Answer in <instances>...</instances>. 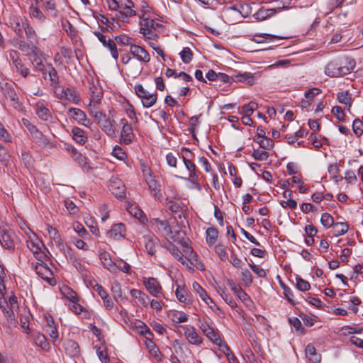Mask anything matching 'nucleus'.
I'll return each instance as SVG.
<instances>
[{"mask_svg":"<svg viewBox=\"0 0 363 363\" xmlns=\"http://www.w3.org/2000/svg\"><path fill=\"white\" fill-rule=\"evenodd\" d=\"M233 77L235 79V81L241 82L248 85H252L255 84L254 74L250 72L239 73L233 75Z\"/></svg>","mask_w":363,"mask_h":363,"instance_id":"2f4dec72","label":"nucleus"},{"mask_svg":"<svg viewBox=\"0 0 363 363\" xmlns=\"http://www.w3.org/2000/svg\"><path fill=\"white\" fill-rule=\"evenodd\" d=\"M135 139V135L133 133V128L128 122L124 123L120 135V143L122 145H130Z\"/></svg>","mask_w":363,"mask_h":363,"instance_id":"0eeeda50","label":"nucleus"},{"mask_svg":"<svg viewBox=\"0 0 363 363\" xmlns=\"http://www.w3.org/2000/svg\"><path fill=\"white\" fill-rule=\"evenodd\" d=\"M0 243L6 249L9 250H14V242L9 232L4 228H0Z\"/></svg>","mask_w":363,"mask_h":363,"instance_id":"2eb2a0df","label":"nucleus"},{"mask_svg":"<svg viewBox=\"0 0 363 363\" xmlns=\"http://www.w3.org/2000/svg\"><path fill=\"white\" fill-rule=\"evenodd\" d=\"M27 246L34 255H36V257H40V255L43 257V255L40 253L41 251V247L43 246V244L41 242L37 241V242H35L33 240L28 241Z\"/></svg>","mask_w":363,"mask_h":363,"instance_id":"c03bdc74","label":"nucleus"},{"mask_svg":"<svg viewBox=\"0 0 363 363\" xmlns=\"http://www.w3.org/2000/svg\"><path fill=\"white\" fill-rule=\"evenodd\" d=\"M165 247L182 264L186 266L191 270H194L191 267L189 266L188 262H186L184 259V255L175 245L171 242H168L166 244Z\"/></svg>","mask_w":363,"mask_h":363,"instance_id":"4468645a","label":"nucleus"},{"mask_svg":"<svg viewBox=\"0 0 363 363\" xmlns=\"http://www.w3.org/2000/svg\"><path fill=\"white\" fill-rule=\"evenodd\" d=\"M0 91L2 94L6 98H9L13 104H18V96L13 84L8 82H0Z\"/></svg>","mask_w":363,"mask_h":363,"instance_id":"423d86ee","label":"nucleus"},{"mask_svg":"<svg viewBox=\"0 0 363 363\" xmlns=\"http://www.w3.org/2000/svg\"><path fill=\"white\" fill-rule=\"evenodd\" d=\"M23 26L25 31V34L26 35V38L28 39V41L32 43H38L37 35L35 30L33 28V27L28 23L27 21H25V22H23Z\"/></svg>","mask_w":363,"mask_h":363,"instance_id":"c756f323","label":"nucleus"},{"mask_svg":"<svg viewBox=\"0 0 363 363\" xmlns=\"http://www.w3.org/2000/svg\"><path fill=\"white\" fill-rule=\"evenodd\" d=\"M55 96L60 99H65L66 89L60 84V82L57 85H52Z\"/></svg>","mask_w":363,"mask_h":363,"instance_id":"338daca9","label":"nucleus"},{"mask_svg":"<svg viewBox=\"0 0 363 363\" xmlns=\"http://www.w3.org/2000/svg\"><path fill=\"white\" fill-rule=\"evenodd\" d=\"M252 156L255 160L265 161L269 157V152L264 150H255L252 154Z\"/></svg>","mask_w":363,"mask_h":363,"instance_id":"bf43d9fd","label":"nucleus"},{"mask_svg":"<svg viewBox=\"0 0 363 363\" xmlns=\"http://www.w3.org/2000/svg\"><path fill=\"white\" fill-rule=\"evenodd\" d=\"M79 301H74L69 306V308L72 311L78 315H82L84 318H86L88 315V312L86 309L78 303Z\"/></svg>","mask_w":363,"mask_h":363,"instance_id":"09e8293b","label":"nucleus"},{"mask_svg":"<svg viewBox=\"0 0 363 363\" xmlns=\"http://www.w3.org/2000/svg\"><path fill=\"white\" fill-rule=\"evenodd\" d=\"M111 292L113 296V298L117 301L118 299L123 300L124 298L122 295V290L121 285L118 282L115 281L112 284L111 286Z\"/></svg>","mask_w":363,"mask_h":363,"instance_id":"5fc2aeb1","label":"nucleus"},{"mask_svg":"<svg viewBox=\"0 0 363 363\" xmlns=\"http://www.w3.org/2000/svg\"><path fill=\"white\" fill-rule=\"evenodd\" d=\"M349 229V225L346 223H336L333 225V232L335 236H340L345 234Z\"/></svg>","mask_w":363,"mask_h":363,"instance_id":"58836bf2","label":"nucleus"},{"mask_svg":"<svg viewBox=\"0 0 363 363\" xmlns=\"http://www.w3.org/2000/svg\"><path fill=\"white\" fill-rule=\"evenodd\" d=\"M65 99L72 101L74 104H78L80 100L79 94L73 89L67 88Z\"/></svg>","mask_w":363,"mask_h":363,"instance_id":"a18cd8bd","label":"nucleus"},{"mask_svg":"<svg viewBox=\"0 0 363 363\" xmlns=\"http://www.w3.org/2000/svg\"><path fill=\"white\" fill-rule=\"evenodd\" d=\"M241 275V280L245 286H250L252 283V274L248 269L242 270Z\"/></svg>","mask_w":363,"mask_h":363,"instance_id":"774afa93","label":"nucleus"},{"mask_svg":"<svg viewBox=\"0 0 363 363\" xmlns=\"http://www.w3.org/2000/svg\"><path fill=\"white\" fill-rule=\"evenodd\" d=\"M218 236V231L215 228H208L206 230V242L208 246H212L215 244Z\"/></svg>","mask_w":363,"mask_h":363,"instance_id":"c9c22d12","label":"nucleus"},{"mask_svg":"<svg viewBox=\"0 0 363 363\" xmlns=\"http://www.w3.org/2000/svg\"><path fill=\"white\" fill-rule=\"evenodd\" d=\"M47 230L50 238L52 239L57 244L60 245L62 243L60 235L55 228L50 225H48Z\"/></svg>","mask_w":363,"mask_h":363,"instance_id":"79ce46f5","label":"nucleus"},{"mask_svg":"<svg viewBox=\"0 0 363 363\" xmlns=\"http://www.w3.org/2000/svg\"><path fill=\"white\" fill-rule=\"evenodd\" d=\"M350 72V69L348 66L337 61L330 62L325 67V74L330 77H339Z\"/></svg>","mask_w":363,"mask_h":363,"instance_id":"f257e3e1","label":"nucleus"},{"mask_svg":"<svg viewBox=\"0 0 363 363\" xmlns=\"http://www.w3.org/2000/svg\"><path fill=\"white\" fill-rule=\"evenodd\" d=\"M128 211L135 218L139 219L141 221L144 220L145 218L144 213L137 206H130L128 208Z\"/></svg>","mask_w":363,"mask_h":363,"instance_id":"6e6d98bb","label":"nucleus"},{"mask_svg":"<svg viewBox=\"0 0 363 363\" xmlns=\"http://www.w3.org/2000/svg\"><path fill=\"white\" fill-rule=\"evenodd\" d=\"M62 295L72 303L74 301H79V297L77 293L68 286H64L61 289Z\"/></svg>","mask_w":363,"mask_h":363,"instance_id":"f704fd0d","label":"nucleus"},{"mask_svg":"<svg viewBox=\"0 0 363 363\" xmlns=\"http://www.w3.org/2000/svg\"><path fill=\"white\" fill-rule=\"evenodd\" d=\"M36 258L40 262H37L34 267L36 274L43 279L50 281L52 277V271L48 266L43 262L41 255L40 257H36Z\"/></svg>","mask_w":363,"mask_h":363,"instance_id":"39448f33","label":"nucleus"},{"mask_svg":"<svg viewBox=\"0 0 363 363\" xmlns=\"http://www.w3.org/2000/svg\"><path fill=\"white\" fill-rule=\"evenodd\" d=\"M130 52L139 61L143 62H149L150 60V54L145 48L141 46L130 45Z\"/></svg>","mask_w":363,"mask_h":363,"instance_id":"f8f14e48","label":"nucleus"},{"mask_svg":"<svg viewBox=\"0 0 363 363\" xmlns=\"http://www.w3.org/2000/svg\"><path fill=\"white\" fill-rule=\"evenodd\" d=\"M98 125L107 135L116 137L117 124L114 119L107 117Z\"/></svg>","mask_w":363,"mask_h":363,"instance_id":"9b49d317","label":"nucleus"},{"mask_svg":"<svg viewBox=\"0 0 363 363\" xmlns=\"http://www.w3.org/2000/svg\"><path fill=\"white\" fill-rule=\"evenodd\" d=\"M30 54H32L33 56V59L31 60V62L35 66V69L41 72L43 74H45V66L43 64L41 59L43 52L40 51L38 47H33V52Z\"/></svg>","mask_w":363,"mask_h":363,"instance_id":"dca6fc26","label":"nucleus"},{"mask_svg":"<svg viewBox=\"0 0 363 363\" xmlns=\"http://www.w3.org/2000/svg\"><path fill=\"white\" fill-rule=\"evenodd\" d=\"M145 247L148 255H154L156 252L155 241L153 237H144Z\"/></svg>","mask_w":363,"mask_h":363,"instance_id":"ea45409f","label":"nucleus"},{"mask_svg":"<svg viewBox=\"0 0 363 363\" xmlns=\"http://www.w3.org/2000/svg\"><path fill=\"white\" fill-rule=\"evenodd\" d=\"M108 234L115 240L123 238L125 236V225L121 223L115 224L108 232Z\"/></svg>","mask_w":363,"mask_h":363,"instance_id":"b1692460","label":"nucleus"},{"mask_svg":"<svg viewBox=\"0 0 363 363\" xmlns=\"http://www.w3.org/2000/svg\"><path fill=\"white\" fill-rule=\"evenodd\" d=\"M38 47L37 43H32L26 42L23 40H21L18 42V48L22 52H25L26 55H29L33 52V48Z\"/></svg>","mask_w":363,"mask_h":363,"instance_id":"4c0bfd02","label":"nucleus"},{"mask_svg":"<svg viewBox=\"0 0 363 363\" xmlns=\"http://www.w3.org/2000/svg\"><path fill=\"white\" fill-rule=\"evenodd\" d=\"M175 294L177 299L181 303H184L185 304L189 303L190 301L186 298V291L184 288H181L180 286H177Z\"/></svg>","mask_w":363,"mask_h":363,"instance_id":"4d7b16f0","label":"nucleus"},{"mask_svg":"<svg viewBox=\"0 0 363 363\" xmlns=\"http://www.w3.org/2000/svg\"><path fill=\"white\" fill-rule=\"evenodd\" d=\"M144 285L148 292L153 296L158 297L162 293V286L155 278H148L144 280Z\"/></svg>","mask_w":363,"mask_h":363,"instance_id":"ddd939ff","label":"nucleus"},{"mask_svg":"<svg viewBox=\"0 0 363 363\" xmlns=\"http://www.w3.org/2000/svg\"><path fill=\"white\" fill-rule=\"evenodd\" d=\"M68 115L78 123L89 127L91 123L86 118L85 113L78 108H70L68 110Z\"/></svg>","mask_w":363,"mask_h":363,"instance_id":"6e6552de","label":"nucleus"},{"mask_svg":"<svg viewBox=\"0 0 363 363\" xmlns=\"http://www.w3.org/2000/svg\"><path fill=\"white\" fill-rule=\"evenodd\" d=\"M89 94L91 96L89 103L90 106H91L92 105L94 106L95 104H99L101 103L103 97V91L99 86H96L94 84L91 86H90Z\"/></svg>","mask_w":363,"mask_h":363,"instance_id":"a211bd4d","label":"nucleus"},{"mask_svg":"<svg viewBox=\"0 0 363 363\" xmlns=\"http://www.w3.org/2000/svg\"><path fill=\"white\" fill-rule=\"evenodd\" d=\"M9 57L13 63V65L15 66L16 70L19 69V68H22V66L24 65L23 64L21 60L20 59L18 56V53L16 50H11L9 52Z\"/></svg>","mask_w":363,"mask_h":363,"instance_id":"de8ad7c7","label":"nucleus"},{"mask_svg":"<svg viewBox=\"0 0 363 363\" xmlns=\"http://www.w3.org/2000/svg\"><path fill=\"white\" fill-rule=\"evenodd\" d=\"M352 129L357 137L361 136L363 133V123L359 119H355L352 123Z\"/></svg>","mask_w":363,"mask_h":363,"instance_id":"69168bd1","label":"nucleus"},{"mask_svg":"<svg viewBox=\"0 0 363 363\" xmlns=\"http://www.w3.org/2000/svg\"><path fill=\"white\" fill-rule=\"evenodd\" d=\"M155 223H157L159 230L162 231L165 235H169L172 233L171 225L167 220L156 219Z\"/></svg>","mask_w":363,"mask_h":363,"instance_id":"a19ab883","label":"nucleus"},{"mask_svg":"<svg viewBox=\"0 0 363 363\" xmlns=\"http://www.w3.org/2000/svg\"><path fill=\"white\" fill-rule=\"evenodd\" d=\"M99 259L105 268H106L110 272L115 271L116 263L111 260L110 255L108 252H101L99 255Z\"/></svg>","mask_w":363,"mask_h":363,"instance_id":"c85d7f7f","label":"nucleus"},{"mask_svg":"<svg viewBox=\"0 0 363 363\" xmlns=\"http://www.w3.org/2000/svg\"><path fill=\"white\" fill-rule=\"evenodd\" d=\"M135 91L137 96L142 99L144 107L150 108L157 102V94L156 91L150 93L145 89L141 84L135 85Z\"/></svg>","mask_w":363,"mask_h":363,"instance_id":"f03ea898","label":"nucleus"},{"mask_svg":"<svg viewBox=\"0 0 363 363\" xmlns=\"http://www.w3.org/2000/svg\"><path fill=\"white\" fill-rule=\"evenodd\" d=\"M184 330V334L186 340L191 345H200L203 342V338L199 335L194 327L182 326Z\"/></svg>","mask_w":363,"mask_h":363,"instance_id":"1a4fd4ad","label":"nucleus"},{"mask_svg":"<svg viewBox=\"0 0 363 363\" xmlns=\"http://www.w3.org/2000/svg\"><path fill=\"white\" fill-rule=\"evenodd\" d=\"M35 143L44 149H52L56 146V142H51L42 132L38 130L33 136Z\"/></svg>","mask_w":363,"mask_h":363,"instance_id":"f3484780","label":"nucleus"},{"mask_svg":"<svg viewBox=\"0 0 363 363\" xmlns=\"http://www.w3.org/2000/svg\"><path fill=\"white\" fill-rule=\"evenodd\" d=\"M45 74H48L50 80V85H57L60 82L58 74L55 67L51 65H48V69H45Z\"/></svg>","mask_w":363,"mask_h":363,"instance_id":"473e14b6","label":"nucleus"},{"mask_svg":"<svg viewBox=\"0 0 363 363\" xmlns=\"http://www.w3.org/2000/svg\"><path fill=\"white\" fill-rule=\"evenodd\" d=\"M258 108V104L252 101L247 104H245L242 106V112L244 115L251 116L254 111Z\"/></svg>","mask_w":363,"mask_h":363,"instance_id":"3c124183","label":"nucleus"},{"mask_svg":"<svg viewBox=\"0 0 363 363\" xmlns=\"http://www.w3.org/2000/svg\"><path fill=\"white\" fill-rule=\"evenodd\" d=\"M227 284L230 286L233 293L242 301L246 302L250 301V296L241 288V286L236 284L233 279H228Z\"/></svg>","mask_w":363,"mask_h":363,"instance_id":"6ab92c4d","label":"nucleus"},{"mask_svg":"<svg viewBox=\"0 0 363 363\" xmlns=\"http://www.w3.org/2000/svg\"><path fill=\"white\" fill-rule=\"evenodd\" d=\"M337 99L340 103L346 105L347 109L350 110L352 106V99L347 91H343L337 93Z\"/></svg>","mask_w":363,"mask_h":363,"instance_id":"e433bc0d","label":"nucleus"},{"mask_svg":"<svg viewBox=\"0 0 363 363\" xmlns=\"http://www.w3.org/2000/svg\"><path fill=\"white\" fill-rule=\"evenodd\" d=\"M254 142L259 144V147L264 150H270L274 147V142L272 139L267 137H262L257 140H253Z\"/></svg>","mask_w":363,"mask_h":363,"instance_id":"49530a36","label":"nucleus"},{"mask_svg":"<svg viewBox=\"0 0 363 363\" xmlns=\"http://www.w3.org/2000/svg\"><path fill=\"white\" fill-rule=\"evenodd\" d=\"M72 157L80 167H85L86 164V158L82 155L80 152H79L76 148L73 147L72 149Z\"/></svg>","mask_w":363,"mask_h":363,"instance_id":"8fccbe9b","label":"nucleus"},{"mask_svg":"<svg viewBox=\"0 0 363 363\" xmlns=\"http://www.w3.org/2000/svg\"><path fill=\"white\" fill-rule=\"evenodd\" d=\"M306 357L313 363H319L321 359V357L316 352V349L312 344H308L305 349Z\"/></svg>","mask_w":363,"mask_h":363,"instance_id":"cd10ccee","label":"nucleus"},{"mask_svg":"<svg viewBox=\"0 0 363 363\" xmlns=\"http://www.w3.org/2000/svg\"><path fill=\"white\" fill-rule=\"evenodd\" d=\"M184 164L189 172V177H185L179 176V177L180 179L185 180H189L190 179H193V180H197L199 178V175L197 174L196 167L194 162L192 160H188L186 159L185 161L184 162Z\"/></svg>","mask_w":363,"mask_h":363,"instance_id":"4be33fe9","label":"nucleus"},{"mask_svg":"<svg viewBox=\"0 0 363 363\" xmlns=\"http://www.w3.org/2000/svg\"><path fill=\"white\" fill-rule=\"evenodd\" d=\"M116 17H108V22H107V23H106V26H99L102 32H104V31H107V32H109V33H111L114 30V28L116 27L115 24L116 23Z\"/></svg>","mask_w":363,"mask_h":363,"instance_id":"e2e57ef3","label":"nucleus"},{"mask_svg":"<svg viewBox=\"0 0 363 363\" xmlns=\"http://www.w3.org/2000/svg\"><path fill=\"white\" fill-rule=\"evenodd\" d=\"M30 15L41 22L44 21L45 19L44 14L37 6H31L30 8Z\"/></svg>","mask_w":363,"mask_h":363,"instance_id":"0e129e2a","label":"nucleus"},{"mask_svg":"<svg viewBox=\"0 0 363 363\" xmlns=\"http://www.w3.org/2000/svg\"><path fill=\"white\" fill-rule=\"evenodd\" d=\"M183 252L186 255L184 257L186 262L189 261L191 265H196L198 264L199 256L192 248L184 249Z\"/></svg>","mask_w":363,"mask_h":363,"instance_id":"72a5a7b5","label":"nucleus"},{"mask_svg":"<svg viewBox=\"0 0 363 363\" xmlns=\"http://www.w3.org/2000/svg\"><path fill=\"white\" fill-rule=\"evenodd\" d=\"M35 113L42 121H48L52 118V114L49 108L43 103H38L36 104Z\"/></svg>","mask_w":363,"mask_h":363,"instance_id":"393cba45","label":"nucleus"},{"mask_svg":"<svg viewBox=\"0 0 363 363\" xmlns=\"http://www.w3.org/2000/svg\"><path fill=\"white\" fill-rule=\"evenodd\" d=\"M94 34L97 37L98 40L102 43L104 47L109 50L112 57L115 60L118 59V52L116 42L111 38L106 39V36L101 32L94 31Z\"/></svg>","mask_w":363,"mask_h":363,"instance_id":"7ed1b4c3","label":"nucleus"},{"mask_svg":"<svg viewBox=\"0 0 363 363\" xmlns=\"http://www.w3.org/2000/svg\"><path fill=\"white\" fill-rule=\"evenodd\" d=\"M140 30H153L157 31L158 33L162 30V25L158 22L155 21V20L145 18L142 19L140 21Z\"/></svg>","mask_w":363,"mask_h":363,"instance_id":"aec40b11","label":"nucleus"},{"mask_svg":"<svg viewBox=\"0 0 363 363\" xmlns=\"http://www.w3.org/2000/svg\"><path fill=\"white\" fill-rule=\"evenodd\" d=\"M180 57L184 63H189L193 58V52L188 47L184 48L180 52Z\"/></svg>","mask_w":363,"mask_h":363,"instance_id":"864d4df0","label":"nucleus"},{"mask_svg":"<svg viewBox=\"0 0 363 363\" xmlns=\"http://www.w3.org/2000/svg\"><path fill=\"white\" fill-rule=\"evenodd\" d=\"M73 140L79 145H84L87 140L88 137L85 132L79 127H74L72 130Z\"/></svg>","mask_w":363,"mask_h":363,"instance_id":"5701e85b","label":"nucleus"},{"mask_svg":"<svg viewBox=\"0 0 363 363\" xmlns=\"http://www.w3.org/2000/svg\"><path fill=\"white\" fill-rule=\"evenodd\" d=\"M192 287L194 290L199 295L200 298L211 308V303H214L213 300L208 296L205 289H203L201 285L194 281L192 284Z\"/></svg>","mask_w":363,"mask_h":363,"instance_id":"bb28decb","label":"nucleus"},{"mask_svg":"<svg viewBox=\"0 0 363 363\" xmlns=\"http://www.w3.org/2000/svg\"><path fill=\"white\" fill-rule=\"evenodd\" d=\"M296 287L299 291H308L311 288V285L308 281L303 279L302 278L298 277L296 278Z\"/></svg>","mask_w":363,"mask_h":363,"instance_id":"052dcab7","label":"nucleus"},{"mask_svg":"<svg viewBox=\"0 0 363 363\" xmlns=\"http://www.w3.org/2000/svg\"><path fill=\"white\" fill-rule=\"evenodd\" d=\"M147 185L150 190L153 192L154 196L158 199L162 198V193L160 189V186L157 185V182L154 179H150L147 182Z\"/></svg>","mask_w":363,"mask_h":363,"instance_id":"37998d69","label":"nucleus"},{"mask_svg":"<svg viewBox=\"0 0 363 363\" xmlns=\"http://www.w3.org/2000/svg\"><path fill=\"white\" fill-rule=\"evenodd\" d=\"M130 294L132 297L138 300V302L143 306H147L149 297L145 293L140 290L133 289L130 290Z\"/></svg>","mask_w":363,"mask_h":363,"instance_id":"7c9ffc66","label":"nucleus"},{"mask_svg":"<svg viewBox=\"0 0 363 363\" xmlns=\"http://www.w3.org/2000/svg\"><path fill=\"white\" fill-rule=\"evenodd\" d=\"M223 13L225 21L229 24H235L243 17L240 11L234 6L226 8Z\"/></svg>","mask_w":363,"mask_h":363,"instance_id":"9d476101","label":"nucleus"},{"mask_svg":"<svg viewBox=\"0 0 363 363\" xmlns=\"http://www.w3.org/2000/svg\"><path fill=\"white\" fill-rule=\"evenodd\" d=\"M108 187L116 198L123 199L125 197V185L120 179L112 177L109 181Z\"/></svg>","mask_w":363,"mask_h":363,"instance_id":"20e7f679","label":"nucleus"},{"mask_svg":"<svg viewBox=\"0 0 363 363\" xmlns=\"http://www.w3.org/2000/svg\"><path fill=\"white\" fill-rule=\"evenodd\" d=\"M124 0H107L108 9L118 11L123 6Z\"/></svg>","mask_w":363,"mask_h":363,"instance_id":"680f3d73","label":"nucleus"},{"mask_svg":"<svg viewBox=\"0 0 363 363\" xmlns=\"http://www.w3.org/2000/svg\"><path fill=\"white\" fill-rule=\"evenodd\" d=\"M63 346L67 353L70 356H77L79 354V346L78 343L73 340H65Z\"/></svg>","mask_w":363,"mask_h":363,"instance_id":"412c9836","label":"nucleus"},{"mask_svg":"<svg viewBox=\"0 0 363 363\" xmlns=\"http://www.w3.org/2000/svg\"><path fill=\"white\" fill-rule=\"evenodd\" d=\"M215 252L223 262H225L228 260V254L225 247L223 245L220 243L217 244L215 246Z\"/></svg>","mask_w":363,"mask_h":363,"instance_id":"603ef678","label":"nucleus"},{"mask_svg":"<svg viewBox=\"0 0 363 363\" xmlns=\"http://www.w3.org/2000/svg\"><path fill=\"white\" fill-rule=\"evenodd\" d=\"M118 13L116 14V18L121 21H125L128 17L135 16L137 13L133 9H130L126 5L123 6L121 9L118 11Z\"/></svg>","mask_w":363,"mask_h":363,"instance_id":"a878e982","label":"nucleus"},{"mask_svg":"<svg viewBox=\"0 0 363 363\" xmlns=\"http://www.w3.org/2000/svg\"><path fill=\"white\" fill-rule=\"evenodd\" d=\"M320 222L322 225L325 228H330L334 225V220L333 216L328 213H324L322 214Z\"/></svg>","mask_w":363,"mask_h":363,"instance_id":"13d9d810","label":"nucleus"}]
</instances>
